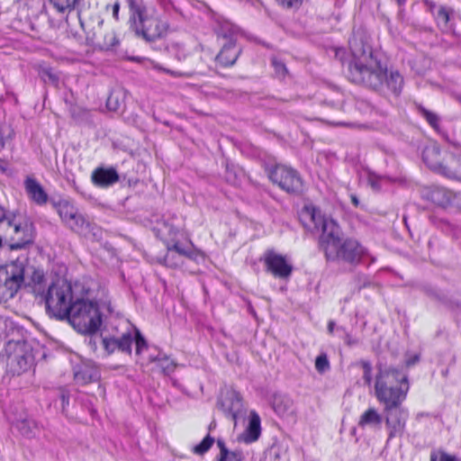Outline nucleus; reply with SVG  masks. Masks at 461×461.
<instances>
[{
	"mask_svg": "<svg viewBox=\"0 0 461 461\" xmlns=\"http://www.w3.org/2000/svg\"><path fill=\"white\" fill-rule=\"evenodd\" d=\"M269 178L287 193H299L303 188V180L299 173L285 165H276L269 171Z\"/></svg>",
	"mask_w": 461,
	"mask_h": 461,
	"instance_id": "nucleus-11",
	"label": "nucleus"
},
{
	"mask_svg": "<svg viewBox=\"0 0 461 461\" xmlns=\"http://www.w3.org/2000/svg\"><path fill=\"white\" fill-rule=\"evenodd\" d=\"M61 401H62L63 406L68 405V402H69L68 395L66 394V393H62L61 394Z\"/></svg>",
	"mask_w": 461,
	"mask_h": 461,
	"instance_id": "nucleus-53",
	"label": "nucleus"
},
{
	"mask_svg": "<svg viewBox=\"0 0 461 461\" xmlns=\"http://www.w3.org/2000/svg\"><path fill=\"white\" fill-rule=\"evenodd\" d=\"M14 131L10 125L4 123L0 125V144H5L12 140Z\"/></svg>",
	"mask_w": 461,
	"mask_h": 461,
	"instance_id": "nucleus-37",
	"label": "nucleus"
},
{
	"mask_svg": "<svg viewBox=\"0 0 461 461\" xmlns=\"http://www.w3.org/2000/svg\"><path fill=\"white\" fill-rule=\"evenodd\" d=\"M120 3L118 1H116L113 5V16L115 20H118L119 18V10H120Z\"/></svg>",
	"mask_w": 461,
	"mask_h": 461,
	"instance_id": "nucleus-52",
	"label": "nucleus"
},
{
	"mask_svg": "<svg viewBox=\"0 0 461 461\" xmlns=\"http://www.w3.org/2000/svg\"><path fill=\"white\" fill-rule=\"evenodd\" d=\"M6 367L13 375L27 372L34 363L32 348L25 341H8L5 345Z\"/></svg>",
	"mask_w": 461,
	"mask_h": 461,
	"instance_id": "nucleus-9",
	"label": "nucleus"
},
{
	"mask_svg": "<svg viewBox=\"0 0 461 461\" xmlns=\"http://www.w3.org/2000/svg\"><path fill=\"white\" fill-rule=\"evenodd\" d=\"M58 212L62 221L73 230L86 234L90 230V222L68 201H59L57 204Z\"/></svg>",
	"mask_w": 461,
	"mask_h": 461,
	"instance_id": "nucleus-12",
	"label": "nucleus"
},
{
	"mask_svg": "<svg viewBox=\"0 0 461 461\" xmlns=\"http://www.w3.org/2000/svg\"><path fill=\"white\" fill-rule=\"evenodd\" d=\"M117 44H118V40H117L115 32L113 31L107 32L104 35L103 41L99 42V45L101 46V48L105 49V50H109V49L116 46Z\"/></svg>",
	"mask_w": 461,
	"mask_h": 461,
	"instance_id": "nucleus-35",
	"label": "nucleus"
},
{
	"mask_svg": "<svg viewBox=\"0 0 461 461\" xmlns=\"http://www.w3.org/2000/svg\"><path fill=\"white\" fill-rule=\"evenodd\" d=\"M385 427L388 430L387 442L393 438H401L405 430L408 411L399 407L384 409Z\"/></svg>",
	"mask_w": 461,
	"mask_h": 461,
	"instance_id": "nucleus-13",
	"label": "nucleus"
},
{
	"mask_svg": "<svg viewBox=\"0 0 461 461\" xmlns=\"http://www.w3.org/2000/svg\"><path fill=\"white\" fill-rule=\"evenodd\" d=\"M359 365L363 368V379L367 385L372 382V366L371 363L366 360H361Z\"/></svg>",
	"mask_w": 461,
	"mask_h": 461,
	"instance_id": "nucleus-39",
	"label": "nucleus"
},
{
	"mask_svg": "<svg viewBox=\"0 0 461 461\" xmlns=\"http://www.w3.org/2000/svg\"><path fill=\"white\" fill-rule=\"evenodd\" d=\"M118 342V349L122 352H126L128 354L131 353V343L132 337L131 333H125L121 338L117 339Z\"/></svg>",
	"mask_w": 461,
	"mask_h": 461,
	"instance_id": "nucleus-34",
	"label": "nucleus"
},
{
	"mask_svg": "<svg viewBox=\"0 0 461 461\" xmlns=\"http://www.w3.org/2000/svg\"><path fill=\"white\" fill-rule=\"evenodd\" d=\"M450 148L452 146H424L421 151L422 160L429 168L441 175L452 149Z\"/></svg>",
	"mask_w": 461,
	"mask_h": 461,
	"instance_id": "nucleus-15",
	"label": "nucleus"
},
{
	"mask_svg": "<svg viewBox=\"0 0 461 461\" xmlns=\"http://www.w3.org/2000/svg\"><path fill=\"white\" fill-rule=\"evenodd\" d=\"M430 461H459L456 456L448 455L447 453L432 454Z\"/></svg>",
	"mask_w": 461,
	"mask_h": 461,
	"instance_id": "nucleus-45",
	"label": "nucleus"
},
{
	"mask_svg": "<svg viewBox=\"0 0 461 461\" xmlns=\"http://www.w3.org/2000/svg\"><path fill=\"white\" fill-rule=\"evenodd\" d=\"M41 76L44 78V80H46V78H48L52 83L58 82V77L55 74H53L51 72V70L49 68L43 69L41 72Z\"/></svg>",
	"mask_w": 461,
	"mask_h": 461,
	"instance_id": "nucleus-49",
	"label": "nucleus"
},
{
	"mask_svg": "<svg viewBox=\"0 0 461 461\" xmlns=\"http://www.w3.org/2000/svg\"><path fill=\"white\" fill-rule=\"evenodd\" d=\"M50 2L58 12L65 13L75 9L78 0H50Z\"/></svg>",
	"mask_w": 461,
	"mask_h": 461,
	"instance_id": "nucleus-31",
	"label": "nucleus"
},
{
	"mask_svg": "<svg viewBox=\"0 0 461 461\" xmlns=\"http://www.w3.org/2000/svg\"><path fill=\"white\" fill-rule=\"evenodd\" d=\"M409 384L407 375L396 368H380L375 379V393L384 409L399 407L405 400Z\"/></svg>",
	"mask_w": 461,
	"mask_h": 461,
	"instance_id": "nucleus-4",
	"label": "nucleus"
},
{
	"mask_svg": "<svg viewBox=\"0 0 461 461\" xmlns=\"http://www.w3.org/2000/svg\"><path fill=\"white\" fill-rule=\"evenodd\" d=\"M380 180H381V177L375 174H369L368 179H367L368 184L375 190L380 189Z\"/></svg>",
	"mask_w": 461,
	"mask_h": 461,
	"instance_id": "nucleus-47",
	"label": "nucleus"
},
{
	"mask_svg": "<svg viewBox=\"0 0 461 461\" xmlns=\"http://www.w3.org/2000/svg\"><path fill=\"white\" fill-rule=\"evenodd\" d=\"M346 341H347V343H348V345H352L353 343H355V341H352V340H351V339L349 338V336H348V335H347V340H346Z\"/></svg>",
	"mask_w": 461,
	"mask_h": 461,
	"instance_id": "nucleus-59",
	"label": "nucleus"
},
{
	"mask_svg": "<svg viewBox=\"0 0 461 461\" xmlns=\"http://www.w3.org/2000/svg\"><path fill=\"white\" fill-rule=\"evenodd\" d=\"M243 459V455L240 451H230L221 456H220L219 461H241Z\"/></svg>",
	"mask_w": 461,
	"mask_h": 461,
	"instance_id": "nucleus-41",
	"label": "nucleus"
},
{
	"mask_svg": "<svg viewBox=\"0 0 461 461\" xmlns=\"http://www.w3.org/2000/svg\"><path fill=\"white\" fill-rule=\"evenodd\" d=\"M418 360V357H415L414 359L407 361V365L411 366L413 365Z\"/></svg>",
	"mask_w": 461,
	"mask_h": 461,
	"instance_id": "nucleus-58",
	"label": "nucleus"
},
{
	"mask_svg": "<svg viewBox=\"0 0 461 461\" xmlns=\"http://www.w3.org/2000/svg\"><path fill=\"white\" fill-rule=\"evenodd\" d=\"M2 164H3V161H2V160H0V168H3Z\"/></svg>",
	"mask_w": 461,
	"mask_h": 461,
	"instance_id": "nucleus-62",
	"label": "nucleus"
},
{
	"mask_svg": "<svg viewBox=\"0 0 461 461\" xmlns=\"http://www.w3.org/2000/svg\"><path fill=\"white\" fill-rule=\"evenodd\" d=\"M16 428L23 436L26 438H32L35 434L37 426L33 420L23 419L17 421Z\"/></svg>",
	"mask_w": 461,
	"mask_h": 461,
	"instance_id": "nucleus-29",
	"label": "nucleus"
},
{
	"mask_svg": "<svg viewBox=\"0 0 461 461\" xmlns=\"http://www.w3.org/2000/svg\"><path fill=\"white\" fill-rule=\"evenodd\" d=\"M351 59L348 63V78L376 91L389 90L399 95L403 86V78L398 71L388 73L386 67L375 55L366 42L364 33L354 32L349 39Z\"/></svg>",
	"mask_w": 461,
	"mask_h": 461,
	"instance_id": "nucleus-1",
	"label": "nucleus"
},
{
	"mask_svg": "<svg viewBox=\"0 0 461 461\" xmlns=\"http://www.w3.org/2000/svg\"><path fill=\"white\" fill-rule=\"evenodd\" d=\"M33 224L22 214H9L5 222L0 225V247L8 245L11 249H18L32 242Z\"/></svg>",
	"mask_w": 461,
	"mask_h": 461,
	"instance_id": "nucleus-6",
	"label": "nucleus"
},
{
	"mask_svg": "<svg viewBox=\"0 0 461 461\" xmlns=\"http://www.w3.org/2000/svg\"><path fill=\"white\" fill-rule=\"evenodd\" d=\"M321 245L325 257L331 261H343L351 265L358 264L366 255V249L353 239L341 240L339 227Z\"/></svg>",
	"mask_w": 461,
	"mask_h": 461,
	"instance_id": "nucleus-5",
	"label": "nucleus"
},
{
	"mask_svg": "<svg viewBox=\"0 0 461 461\" xmlns=\"http://www.w3.org/2000/svg\"><path fill=\"white\" fill-rule=\"evenodd\" d=\"M9 214L10 213L6 212L5 208L0 205V225L6 221V220L9 217Z\"/></svg>",
	"mask_w": 461,
	"mask_h": 461,
	"instance_id": "nucleus-50",
	"label": "nucleus"
},
{
	"mask_svg": "<svg viewBox=\"0 0 461 461\" xmlns=\"http://www.w3.org/2000/svg\"><path fill=\"white\" fill-rule=\"evenodd\" d=\"M24 188L27 195L33 203L38 205L47 203L49 195L35 178L28 176L24 181Z\"/></svg>",
	"mask_w": 461,
	"mask_h": 461,
	"instance_id": "nucleus-21",
	"label": "nucleus"
},
{
	"mask_svg": "<svg viewBox=\"0 0 461 461\" xmlns=\"http://www.w3.org/2000/svg\"><path fill=\"white\" fill-rule=\"evenodd\" d=\"M217 445H218V447L220 448V456H221L222 455L230 452L228 450V448L225 447V444H224V442L221 439H218L217 440Z\"/></svg>",
	"mask_w": 461,
	"mask_h": 461,
	"instance_id": "nucleus-51",
	"label": "nucleus"
},
{
	"mask_svg": "<svg viewBox=\"0 0 461 461\" xmlns=\"http://www.w3.org/2000/svg\"><path fill=\"white\" fill-rule=\"evenodd\" d=\"M119 180V176L114 168L98 167L92 173V181L95 185L106 187Z\"/></svg>",
	"mask_w": 461,
	"mask_h": 461,
	"instance_id": "nucleus-24",
	"label": "nucleus"
},
{
	"mask_svg": "<svg viewBox=\"0 0 461 461\" xmlns=\"http://www.w3.org/2000/svg\"><path fill=\"white\" fill-rule=\"evenodd\" d=\"M130 28L139 38L154 42L165 38L170 32V23L159 15L154 6L130 2Z\"/></svg>",
	"mask_w": 461,
	"mask_h": 461,
	"instance_id": "nucleus-2",
	"label": "nucleus"
},
{
	"mask_svg": "<svg viewBox=\"0 0 461 461\" xmlns=\"http://www.w3.org/2000/svg\"><path fill=\"white\" fill-rule=\"evenodd\" d=\"M167 252L164 257V264L169 267H177L182 264V260L171 261V258L175 257V253L180 257L185 256L190 259H196L199 255V252L194 249L192 246L185 248L178 242H175L172 245L167 244Z\"/></svg>",
	"mask_w": 461,
	"mask_h": 461,
	"instance_id": "nucleus-19",
	"label": "nucleus"
},
{
	"mask_svg": "<svg viewBox=\"0 0 461 461\" xmlns=\"http://www.w3.org/2000/svg\"><path fill=\"white\" fill-rule=\"evenodd\" d=\"M422 196L442 208L461 206V194L444 187L431 186L425 188Z\"/></svg>",
	"mask_w": 461,
	"mask_h": 461,
	"instance_id": "nucleus-14",
	"label": "nucleus"
},
{
	"mask_svg": "<svg viewBox=\"0 0 461 461\" xmlns=\"http://www.w3.org/2000/svg\"><path fill=\"white\" fill-rule=\"evenodd\" d=\"M260 433V418L256 411H252L250 412L249 425L244 432L238 437V440L245 443H251L259 438Z\"/></svg>",
	"mask_w": 461,
	"mask_h": 461,
	"instance_id": "nucleus-23",
	"label": "nucleus"
},
{
	"mask_svg": "<svg viewBox=\"0 0 461 461\" xmlns=\"http://www.w3.org/2000/svg\"><path fill=\"white\" fill-rule=\"evenodd\" d=\"M272 64H273L275 70L277 74L283 76L286 73V68L282 61H279L276 59H273Z\"/></svg>",
	"mask_w": 461,
	"mask_h": 461,
	"instance_id": "nucleus-48",
	"label": "nucleus"
},
{
	"mask_svg": "<svg viewBox=\"0 0 461 461\" xmlns=\"http://www.w3.org/2000/svg\"><path fill=\"white\" fill-rule=\"evenodd\" d=\"M152 67L155 68V69H158V70H161V71H164L165 73H167L175 77H189L190 75L187 74V73H183V72H178V71H174V70H171V69H167V68H162L158 63L157 62H154L152 61Z\"/></svg>",
	"mask_w": 461,
	"mask_h": 461,
	"instance_id": "nucleus-44",
	"label": "nucleus"
},
{
	"mask_svg": "<svg viewBox=\"0 0 461 461\" xmlns=\"http://www.w3.org/2000/svg\"><path fill=\"white\" fill-rule=\"evenodd\" d=\"M124 104V94L121 90H113L110 93L106 106L110 111L117 112Z\"/></svg>",
	"mask_w": 461,
	"mask_h": 461,
	"instance_id": "nucleus-28",
	"label": "nucleus"
},
{
	"mask_svg": "<svg viewBox=\"0 0 461 461\" xmlns=\"http://www.w3.org/2000/svg\"><path fill=\"white\" fill-rule=\"evenodd\" d=\"M383 418L375 408H369L361 416L358 425L362 428L366 426H380Z\"/></svg>",
	"mask_w": 461,
	"mask_h": 461,
	"instance_id": "nucleus-26",
	"label": "nucleus"
},
{
	"mask_svg": "<svg viewBox=\"0 0 461 461\" xmlns=\"http://www.w3.org/2000/svg\"><path fill=\"white\" fill-rule=\"evenodd\" d=\"M218 36L221 37L222 39L229 41H235V36L238 33V28L234 26L233 24L225 22L222 24H221L217 31Z\"/></svg>",
	"mask_w": 461,
	"mask_h": 461,
	"instance_id": "nucleus-30",
	"label": "nucleus"
},
{
	"mask_svg": "<svg viewBox=\"0 0 461 461\" xmlns=\"http://www.w3.org/2000/svg\"><path fill=\"white\" fill-rule=\"evenodd\" d=\"M103 344L105 350L108 353L113 352L116 348H118V342L116 338H105L103 339Z\"/></svg>",
	"mask_w": 461,
	"mask_h": 461,
	"instance_id": "nucleus-43",
	"label": "nucleus"
},
{
	"mask_svg": "<svg viewBox=\"0 0 461 461\" xmlns=\"http://www.w3.org/2000/svg\"><path fill=\"white\" fill-rule=\"evenodd\" d=\"M315 368L321 374L330 369V362L328 360L326 354H321L316 357Z\"/></svg>",
	"mask_w": 461,
	"mask_h": 461,
	"instance_id": "nucleus-38",
	"label": "nucleus"
},
{
	"mask_svg": "<svg viewBox=\"0 0 461 461\" xmlns=\"http://www.w3.org/2000/svg\"><path fill=\"white\" fill-rule=\"evenodd\" d=\"M150 362L155 363L157 368L164 375H169L174 372L176 364L166 355L158 354L157 357H150Z\"/></svg>",
	"mask_w": 461,
	"mask_h": 461,
	"instance_id": "nucleus-27",
	"label": "nucleus"
},
{
	"mask_svg": "<svg viewBox=\"0 0 461 461\" xmlns=\"http://www.w3.org/2000/svg\"><path fill=\"white\" fill-rule=\"evenodd\" d=\"M335 322L333 321H330L328 323V331L331 334L334 331Z\"/></svg>",
	"mask_w": 461,
	"mask_h": 461,
	"instance_id": "nucleus-54",
	"label": "nucleus"
},
{
	"mask_svg": "<svg viewBox=\"0 0 461 461\" xmlns=\"http://www.w3.org/2000/svg\"><path fill=\"white\" fill-rule=\"evenodd\" d=\"M214 442V438L207 435L199 444L194 447L193 451L197 455H203L206 453Z\"/></svg>",
	"mask_w": 461,
	"mask_h": 461,
	"instance_id": "nucleus-33",
	"label": "nucleus"
},
{
	"mask_svg": "<svg viewBox=\"0 0 461 461\" xmlns=\"http://www.w3.org/2000/svg\"><path fill=\"white\" fill-rule=\"evenodd\" d=\"M240 51L235 41H226L216 56V61L223 67H230L235 64Z\"/></svg>",
	"mask_w": 461,
	"mask_h": 461,
	"instance_id": "nucleus-22",
	"label": "nucleus"
},
{
	"mask_svg": "<svg viewBox=\"0 0 461 461\" xmlns=\"http://www.w3.org/2000/svg\"><path fill=\"white\" fill-rule=\"evenodd\" d=\"M100 377L98 368L90 360L81 361L74 366V379L79 384L97 381Z\"/></svg>",
	"mask_w": 461,
	"mask_h": 461,
	"instance_id": "nucleus-18",
	"label": "nucleus"
},
{
	"mask_svg": "<svg viewBox=\"0 0 461 461\" xmlns=\"http://www.w3.org/2000/svg\"><path fill=\"white\" fill-rule=\"evenodd\" d=\"M299 218L304 228L308 230H321L320 246L324 243V238L328 239L339 227L332 219L325 218L321 211L312 204L305 205L300 212Z\"/></svg>",
	"mask_w": 461,
	"mask_h": 461,
	"instance_id": "nucleus-10",
	"label": "nucleus"
},
{
	"mask_svg": "<svg viewBox=\"0 0 461 461\" xmlns=\"http://www.w3.org/2000/svg\"><path fill=\"white\" fill-rule=\"evenodd\" d=\"M273 407L275 411L280 416H289L294 413L293 401L285 396H278L274 399Z\"/></svg>",
	"mask_w": 461,
	"mask_h": 461,
	"instance_id": "nucleus-25",
	"label": "nucleus"
},
{
	"mask_svg": "<svg viewBox=\"0 0 461 461\" xmlns=\"http://www.w3.org/2000/svg\"><path fill=\"white\" fill-rule=\"evenodd\" d=\"M437 19L438 23H441L446 26L450 20L449 11L446 7L440 6L437 14Z\"/></svg>",
	"mask_w": 461,
	"mask_h": 461,
	"instance_id": "nucleus-42",
	"label": "nucleus"
},
{
	"mask_svg": "<svg viewBox=\"0 0 461 461\" xmlns=\"http://www.w3.org/2000/svg\"><path fill=\"white\" fill-rule=\"evenodd\" d=\"M41 297L45 302L47 313L57 320H65L69 315L76 300L71 284L62 279L52 283Z\"/></svg>",
	"mask_w": 461,
	"mask_h": 461,
	"instance_id": "nucleus-7",
	"label": "nucleus"
},
{
	"mask_svg": "<svg viewBox=\"0 0 461 461\" xmlns=\"http://www.w3.org/2000/svg\"><path fill=\"white\" fill-rule=\"evenodd\" d=\"M227 181L230 183H234V178L231 177L230 172L227 168V176H226Z\"/></svg>",
	"mask_w": 461,
	"mask_h": 461,
	"instance_id": "nucleus-56",
	"label": "nucleus"
},
{
	"mask_svg": "<svg viewBox=\"0 0 461 461\" xmlns=\"http://www.w3.org/2000/svg\"><path fill=\"white\" fill-rule=\"evenodd\" d=\"M419 111L420 114L426 119V121L429 123V125H431L434 129H437L438 127L439 119L436 113L427 110L422 106L419 107Z\"/></svg>",
	"mask_w": 461,
	"mask_h": 461,
	"instance_id": "nucleus-36",
	"label": "nucleus"
},
{
	"mask_svg": "<svg viewBox=\"0 0 461 461\" xmlns=\"http://www.w3.org/2000/svg\"><path fill=\"white\" fill-rule=\"evenodd\" d=\"M442 176L461 181V154L457 146H452L447 160L444 164Z\"/></svg>",
	"mask_w": 461,
	"mask_h": 461,
	"instance_id": "nucleus-20",
	"label": "nucleus"
},
{
	"mask_svg": "<svg viewBox=\"0 0 461 461\" xmlns=\"http://www.w3.org/2000/svg\"><path fill=\"white\" fill-rule=\"evenodd\" d=\"M459 101H460V103H461V95L459 96Z\"/></svg>",
	"mask_w": 461,
	"mask_h": 461,
	"instance_id": "nucleus-63",
	"label": "nucleus"
},
{
	"mask_svg": "<svg viewBox=\"0 0 461 461\" xmlns=\"http://www.w3.org/2000/svg\"><path fill=\"white\" fill-rule=\"evenodd\" d=\"M67 321L73 328L83 334H92L102 324V315L96 302L76 298Z\"/></svg>",
	"mask_w": 461,
	"mask_h": 461,
	"instance_id": "nucleus-8",
	"label": "nucleus"
},
{
	"mask_svg": "<svg viewBox=\"0 0 461 461\" xmlns=\"http://www.w3.org/2000/svg\"><path fill=\"white\" fill-rule=\"evenodd\" d=\"M276 2L283 7L291 8L301 5L303 0H276Z\"/></svg>",
	"mask_w": 461,
	"mask_h": 461,
	"instance_id": "nucleus-46",
	"label": "nucleus"
},
{
	"mask_svg": "<svg viewBox=\"0 0 461 461\" xmlns=\"http://www.w3.org/2000/svg\"><path fill=\"white\" fill-rule=\"evenodd\" d=\"M181 260V257L175 253V257L171 258V261H178Z\"/></svg>",
	"mask_w": 461,
	"mask_h": 461,
	"instance_id": "nucleus-57",
	"label": "nucleus"
},
{
	"mask_svg": "<svg viewBox=\"0 0 461 461\" xmlns=\"http://www.w3.org/2000/svg\"><path fill=\"white\" fill-rule=\"evenodd\" d=\"M135 346L136 355H140L141 352L148 348L146 339L138 330L135 334Z\"/></svg>",
	"mask_w": 461,
	"mask_h": 461,
	"instance_id": "nucleus-40",
	"label": "nucleus"
},
{
	"mask_svg": "<svg viewBox=\"0 0 461 461\" xmlns=\"http://www.w3.org/2000/svg\"><path fill=\"white\" fill-rule=\"evenodd\" d=\"M222 411L234 421L244 412L243 402L240 394L235 390H227L218 402Z\"/></svg>",
	"mask_w": 461,
	"mask_h": 461,
	"instance_id": "nucleus-17",
	"label": "nucleus"
},
{
	"mask_svg": "<svg viewBox=\"0 0 461 461\" xmlns=\"http://www.w3.org/2000/svg\"><path fill=\"white\" fill-rule=\"evenodd\" d=\"M29 272L32 275L28 285L32 284L34 285L33 293L41 296L44 293L41 287L45 280L43 271L32 267L26 268L24 262L17 259L0 267V298L4 301L14 298L25 282V274Z\"/></svg>",
	"mask_w": 461,
	"mask_h": 461,
	"instance_id": "nucleus-3",
	"label": "nucleus"
},
{
	"mask_svg": "<svg viewBox=\"0 0 461 461\" xmlns=\"http://www.w3.org/2000/svg\"><path fill=\"white\" fill-rule=\"evenodd\" d=\"M399 4H402L405 2V0H397Z\"/></svg>",
	"mask_w": 461,
	"mask_h": 461,
	"instance_id": "nucleus-61",
	"label": "nucleus"
},
{
	"mask_svg": "<svg viewBox=\"0 0 461 461\" xmlns=\"http://www.w3.org/2000/svg\"><path fill=\"white\" fill-rule=\"evenodd\" d=\"M350 198H351V202H352V203H353L356 207H357V206L359 205V200H358V198H357L355 194H351V195H350Z\"/></svg>",
	"mask_w": 461,
	"mask_h": 461,
	"instance_id": "nucleus-55",
	"label": "nucleus"
},
{
	"mask_svg": "<svg viewBox=\"0 0 461 461\" xmlns=\"http://www.w3.org/2000/svg\"><path fill=\"white\" fill-rule=\"evenodd\" d=\"M263 261L267 271L276 278L287 279L292 274V264L287 261L285 256L277 254L275 251H267L264 254Z\"/></svg>",
	"mask_w": 461,
	"mask_h": 461,
	"instance_id": "nucleus-16",
	"label": "nucleus"
},
{
	"mask_svg": "<svg viewBox=\"0 0 461 461\" xmlns=\"http://www.w3.org/2000/svg\"><path fill=\"white\" fill-rule=\"evenodd\" d=\"M167 51L175 56L177 61H182L186 57V51L180 43L173 42L167 46Z\"/></svg>",
	"mask_w": 461,
	"mask_h": 461,
	"instance_id": "nucleus-32",
	"label": "nucleus"
},
{
	"mask_svg": "<svg viewBox=\"0 0 461 461\" xmlns=\"http://www.w3.org/2000/svg\"><path fill=\"white\" fill-rule=\"evenodd\" d=\"M160 5H166L167 3H169V0H158Z\"/></svg>",
	"mask_w": 461,
	"mask_h": 461,
	"instance_id": "nucleus-60",
	"label": "nucleus"
}]
</instances>
